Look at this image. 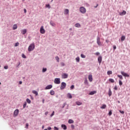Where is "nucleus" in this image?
<instances>
[{"label": "nucleus", "mask_w": 130, "mask_h": 130, "mask_svg": "<svg viewBox=\"0 0 130 130\" xmlns=\"http://www.w3.org/2000/svg\"><path fill=\"white\" fill-rule=\"evenodd\" d=\"M35 48V44L34 43L31 44L28 48V51H32V50H34V49Z\"/></svg>", "instance_id": "1"}, {"label": "nucleus", "mask_w": 130, "mask_h": 130, "mask_svg": "<svg viewBox=\"0 0 130 130\" xmlns=\"http://www.w3.org/2000/svg\"><path fill=\"white\" fill-rule=\"evenodd\" d=\"M80 12H81L82 14H85L86 12H87V10L85 7H81L80 8Z\"/></svg>", "instance_id": "2"}, {"label": "nucleus", "mask_w": 130, "mask_h": 130, "mask_svg": "<svg viewBox=\"0 0 130 130\" xmlns=\"http://www.w3.org/2000/svg\"><path fill=\"white\" fill-rule=\"evenodd\" d=\"M66 87H67V83L65 82H62L61 83L60 89L63 90V89L66 88Z\"/></svg>", "instance_id": "3"}, {"label": "nucleus", "mask_w": 130, "mask_h": 130, "mask_svg": "<svg viewBox=\"0 0 130 130\" xmlns=\"http://www.w3.org/2000/svg\"><path fill=\"white\" fill-rule=\"evenodd\" d=\"M40 32L41 34H44L45 33V29H44V26H42L40 29Z\"/></svg>", "instance_id": "4"}, {"label": "nucleus", "mask_w": 130, "mask_h": 130, "mask_svg": "<svg viewBox=\"0 0 130 130\" xmlns=\"http://www.w3.org/2000/svg\"><path fill=\"white\" fill-rule=\"evenodd\" d=\"M19 114V109H16L14 111V114H13V116L14 117H16Z\"/></svg>", "instance_id": "5"}, {"label": "nucleus", "mask_w": 130, "mask_h": 130, "mask_svg": "<svg viewBox=\"0 0 130 130\" xmlns=\"http://www.w3.org/2000/svg\"><path fill=\"white\" fill-rule=\"evenodd\" d=\"M69 75H68L67 73H63L61 75L62 79H67Z\"/></svg>", "instance_id": "6"}, {"label": "nucleus", "mask_w": 130, "mask_h": 130, "mask_svg": "<svg viewBox=\"0 0 130 130\" xmlns=\"http://www.w3.org/2000/svg\"><path fill=\"white\" fill-rule=\"evenodd\" d=\"M55 84H60V78H55L54 80Z\"/></svg>", "instance_id": "7"}, {"label": "nucleus", "mask_w": 130, "mask_h": 130, "mask_svg": "<svg viewBox=\"0 0 130 130\" xmlns=\"http://www.w3.org/2000/svg\"><path fill=\"white\" fill-rule=\"evenodd\" d=\"M121 74L122 75V76H123V77H129V75L123 71H121Z\"/></svg>", "instance_id": "8"}, {"label": "nucleus", "mask_w": 130, "mask_h": 130, "mask_svg": "<svg viewBox=\"0 0 130 130\" xmlns=\"http://www.w3.org/2000/svg\"><path fill=\"white\" fill-rule=\"evenodd\" d=\"M126 14V11L123 10L122 12L119 13L120 16H124V15H125Z\"/></svg>", "instance_id": "9"}, {"label": "nucleus", "mask_w": 130, "mask_h": 130, "mask_svg": "<svg viewBox=\"0 0 130 130\" xmlns=\"http://www.w3.org/2000/svg\"><path fill=\"white\" fill-rule=\"evenodd\" d=\"M51 88H52V85H49L45 87V90H49V89H51Z\"/></svg>", "instance_id": "10"}, {"label": "nucleus", "mask_w": 130, "mask_h": 130, "mask_svg": "<svg viewBox=\"0 0 130 130\" xmlns=\"http://www.w3.org/2000/svg\"><path fill=\"white\" fill-rule=\"evenodd\" d=\"M69 13H70V11L69 10V9H66L64 10V15H68V14H69Z\"/></svg>", "instance_id": "11"}, {"label": "nucleus", "mask_w": 130, "mask_h": 130, "mask_svg": "<svg viewBox=\"0 0 130 130\" xmlns=\"http://www.w3.org/2000/svg\"><path fill=\"white\" fill-rule=\"evenodd\" d=\"M88 80L89 82H92V81H93V78L92 77V75H90L88 76Z\"/></svg>", "instance_id": "12"}, {"label": "nucleus", "mask_w": 130, "mask_h": 130, "mask_svg": "<svg viewBox=\"0 0 130 130\" xmlns=\"http://www.w3.org/2000/svg\"><path fill=\"white\" fill-rule=\"evenodd\" d=\"M50 24L52 26V27H55L56 24L54 22H53V21H51L50 22Z\"/></svg>", "instance_id": "13"}, {"label": "nucleus", "mask_w": 130, "mask_h": 130, "mask_svg": "<svg viewBox=\"0 0 130 130\" xmlns=\"http://www.w3.org/2000/svg\"><path fill=\"white\" fill-rule=\"evenodd\" d=\"M108 95H109V97H110V96H111V95H112V92L111 91V89L110 88L109 89Z\"/></svg>", "instance_id": "14"}, {"label": "nucleus", "mask_w": 130, "mask_h": 130, "mask_svg": "<svg viewBox=\"0 0 130 130\" xmlns=\"http://www.w3.org/2000/svg\"><path fill=\"white\" fill-rule=\"evenodd\" d=\"M21 33L22 34H23V35H25V33H27V30L26 29H24L21 31Z\"/></svg>", "instance_id": "15"}, {"label": "nucleus", "mask_w": 130, "mask_h": 130, "mask_svg": "<svg viewBox=\"0 0 130 130\" xmlns=\"http://www.w3.org/2000/svg\"><path fill=\"white\" fill-rule=\"evenodd\" d=\"M98 61H99V63H101V62H102V57H101V56L99 57Z\"/></svg>", "instance_id": "16"}, {"label": "nucleus", "mask_w": 130, "mask_h": 130, "mask_svg": "<svg viewBox=\"0 0 130 130\" xmlns=\"http://www.w3.org/2000/svg\"><path fill=\"white\" fill-rule=\"evenodd\" d=\"M61 127L62 128H63V129H67V125H66L65 124H62L61 125Z\"/></svg>", "instance_id": "17"}, {"label": "nucleus", "mask_w": 130, "mask_h": 130, "mask_svg": "<svg viewBox=\"0 0 130 130\" xmlns=\"http://www.w3.org/2000/svg\"><path fill=\"white\" fill-rule=\"evenodd\" d=\"M96 93H97L96 91H91L89 93V95H94V94H96Z\"/></svg>", "instance_id": "18"}, {"label": "nucleus", "mask_w": 130, "mask_h": 130, "mask_svg": "<svg viewBox=\"0 0 130 130\" xmlns=\"http://www.w3.org/2000/svg\"><path fill=\"white\" fill-rule=\"evenodd\" d=\"M32 93H33V94H35L36 96L38 95V92H37V91H36V90H33Z\"/></svg>", "instance_id": "19"}, {"label": "nucleus", "mask_w": 130, "mask_h": 130, "mask_svg": "<svg viewBox=\"0 0 130 130\" xmlns=\"http://www.w3.org/2000/svg\"><path fill=\"white\" fill-rule=\"evenodd\" d=\"M17 28H18V26L17 25V24H14L13 27V29L16 30V29H17Z\"/></svg>", "instance_id": "20"}, {"label": "nucleus", "mask_w": 130, "mask_h": 130, "mask_svg": "<svg viewBox=\"0 0 130 130\" xmlns=\"http://www.w3.org/2000/svg\"><path fill=\"white\" fill-rule=\"evenodd\" d=\"M67 96L68 97V98H69L70 99H72V98H73V96H72V94H71V93H68L67 94Z\"/></svg>", "instance_id": "21"}, {"label": "nucleus", "mask_w": 130, "mask_h": 130, "mask_svg": "<svg viewBox=\"0 0 130 130\" xmlns=\"http://www.w3.org/2000/svg\"><path fill=\"white\" fill-rule=\"evenodd\" d=\"M75 27L77 28H80V27H81V24H80V23H76L75 24Z\"/></svg>", "instance_id": "22"}, {"label": "nucleus", "mask_w": 130, "mask_h": 130, "mask_svg": "<svg viewBox=\"0 0 130 130\" xmlns=\"http://www.w3.org/2000/svg\"><path fill=\"white\" fill-rule=\"evenodd\" d=\"M76 103L77 105H78L79 106L80 105H82V102H81L77 101L76 102Z\"/></svg>", "instance_id": "23"}, {"label": "nucleus", "mask_w": 130, "mask_h": 130, "mask_svg": "<svg viewBox=\"0 0 130 130\" xmlns=\"http://www.w3.org/2000/svg\"><path fill=\"white\" fill-rule=\"evenodd\" d=\"M125 39V36H122L121 38V41H124Z\"/></svg>", "instance_id": "24"}, {"label": "nucleus", "mask_w": 130, "mask_h": 130, "mask_svg": "<svg viewBox=\"0 0 130 130\" xmlns=\"http://www.w3.org/2000/svg\"><path fill=\"white\" fill-rule=\"evenodd\" d=\"M107 106L106 105H103V106L101 107L102 109H105L106 108Z\"/></svg>", "instance_id": "25"}, {"label": "nucleus", "mask_w": 130, "mask_h": 130, "mask_svg": "<svg viewBox=\"0 0 130 130\" xmlns=\"http://www.w3.org/2000/svg\"><path fill=\"white\" fill-rule=\"evenodd\" d=\"M117 77H118V78H119V79H120V80H123V78L122 77V75H117Z\"/></svg>", "instance_id": "26"}, {"label": "nucleus", "mask_w": 130, "mask_h": 130, "mask_svg": "<svg viewBox=\"0 0 130 130\" xmlns=\"http://www.w3.org/2000/svg\"><path fill=\"white\" fill-rule=\"evenodd\" d=\"M55 59L57 61V62H59V57L58 56H56L55 57Z\"/></svg>", "instance_id": "27"}, {"label": "nucleus", "mask_w": 130, "mask_h": 130, "mask_svg": "<svg viewBox=\"0 0 130 130\" xmlns=\"http://www.w3.org/2000/svg\"><path fill=\"white\" fill-rule=\"evenodd\" d=\"M69 123H74V120L72 119H69L68 121Z\"/></svg>", "instance_id": "28"}, {"label": "nucleus", "mask_w": 130, "mask_h": 130, "mask_svg": "<svg viewBox=\"0 0 130 130\" xmlns=\"http://www.w3.org/2000/svg\"><path fill=\"white\" fill-rule=\"evenodd\" d=\"M76 60L77 61V62H80V57H77L76 58Z\"/></svg>", "instance_id": "29"}, {"label": "nucleus", "mask_w": 130, "mask_h": 130, "mask_svg": "<svg viewBox=\"0 0 130 130\" xmlns=\"http://www.w3.org/2000/svg\"><path fill=\"white\" fill-rule=\"evenodd\" d=\"M50 93L51 95H54V91L53 90H51Z\"/></svg>", "instance_id": "30"}, {"label": "nucleus", "mask_w": 130, "mask_h": 130, "mask_svg": "<svg viewBox=\"0 0 130 130\" xmlns=\"http://www.w3.org/2000/svg\"><path fill=\"white\" fill-rule=\"evenodd\" d=\"M107 74L108 75H112V71H109L107 72Z\"/></svg>", "instance_id": "31"}, {"label": "nucleus", "mask_w": 130, "mask_h": 130, "mask_svg": "<svg viewBox=\"0 0 130 130\" xmlns=\"http://www.w3.org/2000/svg\"><path fill=\"white\" fill-rule=\"evenodd\" d=\"M26 102H27V103H28V104H30V103H31V100H30V99H26Z\"/></svg>", "instance_id": "32"}, {"label": "nucleus", "mask_w": 130, "mask_h": 130, "mask_svg": "<svg viewBox=\"0 0 130 130\" xmlns=\"http://www.w3.org/2000/svg\"><path fill=\"white\" fill-rule=\"evenodd\" d=\"M47 71V69L46 68H43L42 70V72L43 73H45V72H46Z\"/></svg>", "instance_id": "33"}, {"label": "nucleus", "mask_w": 130, "mask_h": 130, "mask_svg": "<svg viewBox=\"0 0 130 130\" xmlns=\"http://www.w3.org/2000/svg\"><path fill=\"white\" fill-rule=\"evenodd\" d=\"M81 57L82 58H85L86 57V55L83 54H81Z\"/></svg>", "instance_id": "34"}, {"label": "nucleus", "mask_w": 130, "mask_h": 130, "mask_svg": "<svg viewBox=\"0 0 130 130\" xmlns=\"http://www.w3.org/2000/svg\"><path fill=\"white\" fill-rule=\"evenodd\" d=\"M119 84L120 85V86L122 85V81H121V80H119Z\"/></svg>", "instance_id": "35"}, {"label": "nucleus", "mask_w": 130, "mask_h": 130, "mask_svg": "<svg viewBox=\"0 0 130 130\" xmlns=\"http://www.w3.org/2000/svg\"><path fill=\"white\" fill-rule=\"evenodd\" d=\"M46 8H48V9H50L51 8L50 5L49 4H47L46 5Z\"/></svg>", "instance_id": "36"}, {"label": "nucleus", "mask_w": 130, "mask_h": 130, "mask_svg": "<svg viewBox=\"0 0 130 130\" xmlns=\"http://www.w3.org/2000/svg\"><path fill=\"white\" fill-rule=\"evenodd\" d=\"M109 81L110 82H111V83H114V80H113V79H110Z\"/></svg>", "instance_id": "37"}, {"label": "nucleus", "mask_w": 130, "mask_h": 130, "mask_svg": "<svg viewBox=\"0 0 130 130\" xmlns=\"http://www.w3.org/2000/svg\"><path fill=\"white\" fill-rule=\"evenodd\" d=\"M119 112L121 113V114H124V111H123L119 110Z\"/></svg>", "instance_id": "38"}, {"label": "nucleus", "mask_w": 130, "mask_h": 130, "mask_svg": "<svg viewBox=\"0 0 130 130\" xmlns=\"http://www.w3.org/2000/svg\"><path fill=\"white\" fill-rule=\"evenodd\" d=\"M27 106V103H25L23 105V108H25L26 106Z\"/></svg>", "instance_id": "39"}, {"label": "nucleus", "mask_w": 130, "mask_h": 130, "mask_svg": "<svg viewBox=\"0 0 130 130\" xmlns=\"http://www.w3.org/2000/svg\"><path fill=\"white\" fill-rule=\"evenodd\" d=\"M84 84H88V80H87V79H85L84 81Z\"/></svg>", "instance_id": "40"}, {"label": "nucleus", "mask_w": 130, "mask_h": 130, "mask_svg": "<svg viewBox=\"0 0 130 130\" xmlns=\"http://www.w3.org/2000/svg\"><path fill=\"white\" fill-rule=\"evenodd\" d=\"M54 111H53L52 112V113L51 114L50 116H51V117H52V116H54Z\"/></svg>", "instance_id": "41"}, {"label": "nucleus", "mask_w": 130, "mask_h": 130, "mask_svg": "<svg viewBox=\"0 0 130 130\" xmlns=\"http://www.w3.org/2000/svg\"><path fill=\"white\" fill-rule=\"evenodd\" d=\"M22 56L23 58H26V55H25L24 54H22Z\"/></svg>", "instance_id": "42"}, {"label": "nucleus", "mask_w": 130, "mask_h": 130, "mask_svg": "<svg viewBox=\"0 0 130 130\" xmlns=\"http://www.w3.org/2000/svg\"><path fill=\"white\" fill-rule=\"evenodd\" d=\"M19 44H20V43H16L15 44V46H16V47L19 46Z\"/></svg>", "instance_id": "43"}, {"label": "nucleus", "mask_w": 130, "mask_h": 130, "mask_svg": "<svg viewBox=\"0 0 130 130\" xmlns=\"http://www.w3.org/2000/svg\"><path fill=\"white\" fill-rule=\"evenodd\" d=\"M112 114V112L111 111H110L109 112V115H111Z\"/></svg>", "instance_id": "44"}, {"label": "nucleus", "mask_w": 130, "mask_h": 130, "mask_svg": "<svg viewBox=\"0 0 130 130\" xmlns=\"http://www.w3.org/2000/svg\"><path fill=\"white\" fill-rule=\"evenodd\" d=\"M74 88H75V86L72 85V86H71V89L72 90H73V89H74Z\"/></svg>", "instance_id": "45"}, {"label": "nucleus", "mask_w": 130, "mask_h": 130, "mask_svg": "<svg viewBox=\"0 0 130 130\" xmlns=\"http://www.w3.org/2000/svg\"><path fill=\"white\" fill-rule=\"evenodd\" d=\"M54 130H58V128L57 127H54Z\"/></svg>", "instance_id": "46"}, {"label": "nucleus", "mask_w": 130, "mask_h": 130, "mask_svg": "<svg viewBox=\"0 0 130 130\" xmlns=\"http://www.w3.org/2000/svg\"><path fill=\"white\" fill-rule=\"evenodd\" d=\"M114 90H117V89H118L117 86H116H116H115V87H114Z\"/></svg>", "instance_id": "47"}, {"label": "nucleus", "mask_w": 130, "mask_h": 130, "mask_svg": "<svg viewBox=\"0 0 130 130\" xmlns=\"http://www.w3.org/2000/svg\"><path fill=\"white\" fill-rule=\"evenodd\" d=\"M8 66H5L4 67V69H5V70H8Z\"/></svg>", "instance_id": "48"}, {"label": "nucleus", "mask_w": 130, "mask_h": 130, "mask_svg": "<svg viewBox=\"0 0 130 130\" xmlns=\"http://www.w3.org/2000/svg\"><path fill=\"white\" fill-rule=\"evenodd\" d=\"M71 127L74 129V128H75V125H72Z\"/></svg>", "instance_id": "49"}, {"label": "nucleus", "mask_w": 130, "mask_h": 130, "mask_svg": "<svg viewBox=\"0 0 130 130\" xmlns=\"http://www.w3.org/2000/svg\"><path fill=\"white\" fill-rule=\"evenodd\" d=\"M28 126H29V124L26 123V128H28Z\"/></svg>", "instance_id": "50"}, {"label": "nucleus", "mask_w": 130, "mask_h": 130, "mask_svg": "<svg viewBox=\"0 0 130 130\" xmlns=\"http://www.w3.org/2000/svg\"><path fill=\"white\" fill-rule=\"evenodd\" d=\"M61 64L62 67H64V63L63 62H61Z\"/></svg>", "instance_id": "51"}, {"label": "nucleus", "mask_w": 130, "mask_h": 130, "mask_svg": "<svg viewBox=\"0 0 130 130\" xmlns=\"http://www.w3.org/2000/svg\"><path fill=\"white\" fill-rule=\"evenodd\" d=\"M24 12L25 13H27V10H26V9H24Z\"/></svg>", "instance_id": "52"}, {"label": "nucleus", "mask_w": 130, "mask_h": 130, "mask_svg": "<svg viewBox=\"0 0 130 130\" xmlns=\"http://www.w3.org/2000/svg\"><path fill=\"white\" fill-rule=\"evenodd\" d=\"M45 115H47L48 114V112H46L45 113Z\"/></svg>", "instance_id": "53"}, {"label": "nucleus", "mask_w": 130, "mask_h": 130, "mask_svg": "<svg viewBox=\"0 0 130 130\" xmlns=\"http://www.w3.org/2000/svg\"><path fill=\"white\" fill-rule=\"evenodd\" d=\"M114 49H116V46H113Z\"/></svg>", "instance_id": "54"}, {"label": "nucleus", "mask_w": 130, "mask_h": 130, "mask_svg": "<svg viewBox=\"0 0 130 130\" xmlns=\"http://www.w3.org/2000/svg\"><path fill=\"white\" fill-rule=\"evenodd\" d=\"M47 129L48 130H50V129H51V127H49L47 128Z\"/></svg>", "instance_id": "55"}, {"label": "nucleus", "mask_w": 130, "mask_h": 130, "mask_svg": "<svg viewBox=\"0 0 130 130\" xmlns=\"http://www.w3.org/2000/svg\"><path fill=\"white\" fill-rule=\"evenodd\" d=\"M20 64H21V62H19L17 67H19V66H20Z\"/></svg>", "instance_id": "56"}, {"label": "nucleus", "mask_w": 130, "mask_h": 130, "mask_svg": "<svg viewBox=\"0 0 130 130\" xmlns=\"http://www.w3.org/2000/svg\"><path fill=\"white\" fill-rule=\"evenodd\" d=\"M22 81H19V84L20 85H22Z\"/></svg>", "instance_id": "57"}, {"label": "nucleus", "mask_w": 130, "mask_h": 130, "mask_svg": "<svg viewBox=\"0 0 130 130\" xmlns=\"http://www.w3.org/2000/svg\"><path fill=\"white\" fill-rule=\"evenodd\" d=\"M66 106V104H63V107H64Z\"/></svg>", "instance_id": "58"}, {"label": "nucleus", "mask_w": 130, "mask_h": 130, "mask_svg": "<svg viewBox=\"0 0 130 130\" xmlns=\"http://www.w3.org/2000/svg\"><path fill=\"white\" fill-rule=\"evenodd\" d=\"M106 42H107V43H108V42H109V41L107 40H106Z\"/></svg>", "instance_id": "59"}, {"label": "nucleus", "mask_w": 130, "mask_h": 130, "mask_svg": "<svg viewBox=\"0 0 130 130\" xmlns=\"http://www.w3.org/2000/svg\"><path fill=\"white\" fill-rule=\"evenodd\" d=\"M43 103H44V99H43Z\"/></svg>", "instance_id": "60"}, {"label": "nucleus", "mask_w": 130, "mask_h": 130, "mask_svg": "<svg viewBox=\"0 0 130 130\" xmlns=\"http://www.w3.org/2000/svg\"><path fill=\"white\" fill-rule=\"evenodd\" d=\"M96 55H98V52L96 53Z\"/></svg>", "instance_id": "61"}, {"label": "nucleus", "mask_w": 130, "mask_h": 130, "mask_svg": "<svg viewBox=\"0 0 130 130\" xmlns=\"http://www.w3.org/2000/svg\"><path fill=\"white\" fill-rule=\"evenodd\" d=\"M97 7H98V5H96V7H95V8H96Z\"/></svg>", "instance_id": "62"}, {"label": "nucleus", "mask_w": 130, "mask_h": 130, "mask_svg": "<svg viewBox=\"0 0 130 130\" xmlns=\"http://www.w3.org/2000/svg\"><path fill=\"white\" fill-rule=\"evenodd\" d=\"M42 128H44V126H42Z\"/></svg>", "instance_id": "63"}, {"label": "nucleus", "mask_w": 130, "mask_h": 130, "mask_svg": "<svg viewBox=\"0 0 130 130\" xmlns=\"http://www.w3.org/2000/svg\"><path fill=\"white\" fill-rule=\"evenodd\" d=\"M44 130H47V129H45Z\"/></svg>", "instance_id": "64"}]
</instances>
